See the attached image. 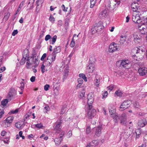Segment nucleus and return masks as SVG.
Segmentation results:
<instances>
[{
	"label": "nucleus",
	"instance_id": "aec40b11",
	"mask_svg": "<svg viewBox=\"0 0 147 147\" xmlns=\"http://www.w3.org/2000/svg\"><path fill=\"white\" fill-rule=\"evenodd\" d=\"M102 127L99 126L98 127L94 129L95 130V135L97 136H99L101 133Z\"/></svg>",
	"mask_w": 147,
	"mask_h": 147
},
{
	"label": "nucleus",
	"instance_id": "423d86ee",
	"mask_svg": "<svg viewBox=\"0 0 147 147\" xmlns=\"http://www.w3.org/2000/svg\"><path fill=\"white\" fill-rule=\"evenodd\" d=\"M134 41L136 43L140 42L141 41L142 36L138 32H135L133 34Z\"/></svg>",
	"mask_w": 147,
	"mask_h": 147
},
{
	"label": "nucleus",
	"instance_id": "c03bdc74",
	"mask_svg": "<svg viewBox=\"0 0 147 147\" xmlns=\"http://www.w3.org/2000/svg\"><path fill=\"white\" fill-rule=\"evenodd\" d=\"M41 72L42 73H44L45 70V67L43 64H42L41 65Z\"/></svg>",
	"mask_w": 147,
	"mask_h": 147
},
{
	"label": "nucleus",
	"instance_id": "4d7b16f0",
	"mask_svg": "<svg viewBox=\"0 0 147 147\" xmlns=\"http://www.w3.org/2000/svg\"><path fill=\"white\" fill-rule=\"evenodd\" d=\"M90 132V128L89 126H87L86 128V133L87 134H89Z\"/></svg>",
	"mask_w": 147,
	"mask_h": 147
},
{
	"label": "nucleus",
	"instance_id": "c756f323",
	"mask_svg": "<svg viewBox=\"0 0 147 147\" xmlns=\"http://www.w3.org/2000/svg\"><path fill=\"white\" fill-rule=\"evenodd\" d=\"M100 84V80L99 79H97L96 78L94 80V84L97 87H98Z\"/></svg>",
	"mask_w": 147,
	"mask_h": 147
},
{
	"label": "nucleus",
	"instance_id": "864d4df0",
	"mask_svg": "<svg viewBox=\"0 0 147 147\" xmlns=\"http://www.w3.org/2000/svg\"><path fill=\"white\" fill-rule=\"evenodd\" d=\"M51 36L49 35H47L45 37V40L46 41H48L49 39H51Z\"/></svg>",
	"mask_w": 147,
	"mask_h": 147
},
{
	"label": "nucleus",
	"instance_id": "6e6552de",
	"mask_svg": "<svg viewBox=\"0 0 147 147\" xmlns=\"http://www.w3.org/2000/svg\"><path fill=\"white\" fill-rule=\"evenodd\" d=\"M120 65L125 68L128 69L130 67L131 63L128 60L124 59L121 61Z\"/></svg>",
	"mask_w": 147,
	"mask_h": 147
},
{
	"label": "nucleus",
	"instance_id": "f8f14e48",
	"mask_svg": "<svg viewBox=\"0 0 147 147\" xmlns=\"http://www.w3.org/2000/svg\"><path fill=\"white\" fill-rule=\"evenodd\" d=\"M138 28L140 31V34H146L147 33V27L145 26V27H143L142 26L138 25L137 26Z\"/></svg>",
	"mask_w": 147,
	"mask_h": 147
},
{
	"label": "nucleus",
	"instance_id": "412c9836",
	"mask_svg": "<svg viewBox=\"0 0 147 147\" xmlns=\"http://www.w3.org/2000/svg\"><path fill=\"white\" fill-rule=\"evenodd\" d=\"M88 115L89 117L91 118L94 117L96 115V111L94 109H92V110L89 111L88 113Z\"/></svg>",
	"mask_w": 147,
	"mask_h": 147
},
{
	"label": "nucleus",
	"instance_id": "a18cd8bd",
	"mask_svg": "<svg viewBox=\"0 0 147 147\" xmlns=\"http://www.w3.org/2000/svg\"><path fill=\"white\" fill-rule=\"evenodd\" d=\"M35 127H37L38 128H42L43 126L42 125L41 123H38V124L35 125Z\"/></svg>",
	"mask_w": 147,
	"mask_h": 147
},
{
	"label": "nucleus",
	"instance_id": "a878e982",
	"mask_svg": "<svg viewBox=\"0 0 147 147\" xmlns=\"http://www.w3.org/2000/svg\"><path fill=\"white\" fill-rule=\"evenodd\" d=\"M11 124L6 122L5 120L3 121L2 122V126L4 127H7L10 126Z\"/></svg>",
	"mask_w": 147,
	"mask_h": 147
},
{
	"label": "nucleus",
	"instance_id": "603ef678",
	"mask_svg": "<svg viewBox=\"0 0 147 147\" xmlns=\"http://www.w3.org/2000/svg\"><path fill=\"white\" fill-rule=\"evenodd\" d=\"M27 62H26V67L27 68H28L29 67V66L30 65H32V64L31 63L32 62H31L30 61H28L29 60H28V58L27 59Z\"/></svg>",
	"mask_w": 147,
	"mask_h": 147
},
{
	"label": "nucleus",
	"instance_id": "0eeeda50",
	"mask_svg": "<svg viewBox=\"0 0 147 147\" xmlns=\"http://www.w3.org/2000/svg\"><path fill=\"white\" fill-rule=\"evenodd\" d=\"M132 19L134 22L136 24H139L138 25L142 24H141L142 20L141 21V19L139 14H137L134 13L132 16Z\"/></svg>",
	"mask_w": 147,
	"mask_h": 147
},
{
	"label": "nucleus",
	"instance_id": "39448f33",
	"mask_svg": "<svg viewBox=\"0 0 147 147\" xmlns=\"http://www.w3.org/2000/svg\"><path fill=\"white\" fill-rule=\"evenodd\" d=\"M119 50V46L115 42L111 43L109 47V52L110 53H113Z\"/></svg>",
	"mask_w": 147,
	"mask_h": 147
},
{
	"label": "nucleus",
	"instance_id": "c85d7f7f",
	"mask_svg": "<svg viewBox=\"0 0 147 147\" xmlns=\"http://www.w3.org/2000/svg\"><path fill=\"white\" fill-rule=\"evenodd\" d=\"M112 117L113 118L114 121L115 122H117L120 118L119 116L118 115H116L115 114H114L112 115Z\"/></svg>",
	"mask_w": 147,
	"mask_h": 147
},
{
	"label": "nucleus",
	"instance_id": "79ce46f5",
	"mask_svg": "<svg viewBox=\"0 0 147 147\" xmlns=\"http://www.w3.org/2000/svg\"><path fill=\"white\" fill-rule=\"evenodd\" d=\"M60 132V133L58 137L61 138L62 139L63 137L65 134V132L63 131H61Z\"/></svg>",
	"mask_w": 147,
	"mask_h": 147
},
{
	"label": "nucleus",
	"instance_id": "e2e57ef3",
	"mask_svg": "<svg viewBox=\"0 0 147 147\" xmlns=\"http://www.w3.org/2000/svg\"><path fill=\"white\" fill-rule=\"evenodd\" d=\"M45 64L46 66H50L51 63V62L49 63V61L47 59V60L46 61Z\"/></svg>",
	"mask_w": 147,
	"mask_h": 147
},
{
	"label": "nucleus",
	"instance_id": "bf43d9fd",
	"mask_svg": "<svg viewBox=\"0 0 147 147\" xmlns=\"http://www.w3.org/2000/svg\"><path fill=\"white\" fill-rule=\"evenodd\" d=\"M10 139L9 137H8L6 138V140H4L3 141L4 142L5 144H8L9 142V140Z\"/></svg>",
	"mask_w": 147,
	"mask_h": 147
},
{
	"label": "nucleus",
	"instance_id": "774afa93",
	"mask_svg": "<svg viewBox=\"0 0 147 147\" xmlns=\"http://www.w3.org/2000/svg\"><path fill=\"white\" fill-rule=\"evenodd\" d=\"M85 92H81L80 95V98H83L84 96Z\"/></svg>",
	"mask_w": 147,
	"mask_h": 147
},
{
	"label": "nucleus",
	"instance_id": "c9c22d12",
	"mask_svg": "<svg viewBox=\"0 0 147 147\" xmlns=\"http://www.w3.org/2000/svg\"><path fill=\"white\" fill-rule=\"evenodd\" d=\"M125 37H124L123 36H121L120 41V44H123L125 41Z\"/></svg>",
	"mask_w": 147,
	"mask_h": 147
},
{
	"label": "nucleus",
	"instance_id": "8fccbe9b",
	"mask_svg": "<svg viewBox=\"0 0 147 147\" xmlns=\"http://www.w3.org/2000/svg\"><path fill=\"white\" fill-rule=\"evenodd\" d=\"M102 98L104 99L106 98L108 95V93L107 91H105V92L102 93Z\"/></svg>",
	"mask_w": 147,
	"mask_h": 147
},
{
	"label": "nucleus",
	"instance_id": "dca6fc26",
	"mask_svg": "<svg viewBox=\"0 0 147 147\" xmlns=\"http://www.w3.org/2000/svg\"><path fill=\"white\" fill-rule=\"evenodd\" d=\"M147 124V121L145 119H143L140 120L138 123V125L140 127H144Z\"/></svg>",
	"mask_w": 147,
	"mask_h": 147
},
{
	"label": "nucleus",
	"instance_id": "f704fd0d",
	"mask_svg": "<svg viewBox=\"0 0 147 147\" xmlns=\"http://www.w3.org/2000/svg\"><path fill=\"white\" fill-rule=\"evenodd\" d=\"M109 110L110 114L111 115V116L113 115L114 114H115V108H112L111 109V108H109Z\"/></svg>",
	"mask_w": 147,
	"mask_h": 147
},
{
	"label": "nucleus",
	"instance_id": "e433bc0d",
	"mask_svg": "<svg viewBox=\"0 0 147 147\" xmlns=\"http://www.w3.org/2000/svg\"><path fill=\"white\" fill-rule=\"evenodd\" d=\"M141 24H147V16L142 18Z\"/></svg>",
	"mask_w": 147,
	"mask_h": 147
},
{
	"label": "nucleus",
	"instance_id": "5fc2aeb1",
	"mask_svg": "<svg viewBox=\"0 0 147 147\" xmlns=\"http://www.w3.org/2000/svg\"><path fill=\"white\" fill-rule=\"evenodd\" d=\"M72 135V131H69L68 132L67 134V138H69L70 137H71V136Z\"/></svg>",
	"mask_w": 147,
	"mask_h": 147
},
{
	"label": "nucleus",
	"instance_id": "3c124183",
	"mask_svg": "<svg viewBox=\"0 0 147 147\" xmlns=\"http://www.w3.org/2000/svg\"><path fill=\"white\" fill-rule=\"evenodd\" d=\"M10 16V13L9 12H7L5 14L4 16V18L5 19L7 20L9 18Z\"/></svg>",
	"mask_w": 147,
	"mask_h": 147
},
{
	"label": "nucleus",
	"instance_id": "a211bd4d",
	"mask_svg": "<svg viewBox=\"0 0 147 147\" xmlns=\"http://www.w3.org/2000/svg\"><path fill=\"white\" fill-rule=\"evenodd\" d=\"M15 95V90L14 89H11L7 95V98L11 100L13 96Z\"/></svg>",
	"mask_w": 147,
	"mask_h": 147
},
{
	"label": "nucleus",
	"instance_id": "cd10ccee",
	"mask_svg": "<svg viewBox=\"0 0 147 147\" xmlns=\"http://www.w3.org/2000/svg\"><path fill=\"white\" fill-rule=\"evenodd\" d=\"M29 51L27 49H25L23 53V57L26 58L28 56Z\"/></svg>",
	"mask_w": 147,
	"mask_h": 147
},
{
	"label": "nucleus",
	"instance_id": "4be33fe9",
	"mask_svg": "<svg viewBox=\"0 0 147 147\" xmlns=\"http://www.w3.org/2000/svg\"><path fill=\"white\" fill-rule=\"evenodd\" d=\"M93 101V95L92 94H89L88 96V104H92Z\"/></svg>",
	"mask_w": 147,
	"mask_h": 147
},
{
	"label": "nucleus",
	"instance_id": "6e6d98bb",
	"mask_svg": "<svg viewBox=\"0 0 147 147\" xmlns=\"http://www.w3.org/2000/svg\"><path fill=\"white\" fill-rule=\"evenodd\" d=\"M83 81L82 78H79L78 79V84H82L83 83Z\"/></svg>",
	"mask_w": 147,
	"mask_h": 147
},
{
	"label": "nucleus",
	"instance_id": "4468645a",
	"mask_svg": "<svg viewBox=\"0 0 147 147\" xmlns=\"http://www.w3.org/2000/svg\"><path fill=\"white\" fill-rule=\"evenodd\" d=\"M94 26L99 32L101 31L104 28L103 23L101 21L95 24Z\"/></svg>",
	"mask_w": 147,
	"mask_h": 147
},
{
	"label": "nucleus",
	"instance_id": "37998d69",
	"mask_svg": "<svg viewBox=\"0 0 147 147\" xmlns=\"http://www.w3.org/2000/svg\"><path fill=\"white\" fill-rule=\"evenodd\" d=\"M75 45V42L73 38H72V39L71 41V43L70 44V47L73 48Z\"/></svg>",
	"mask_w": 147,
	"mask_h": 147
},
{
	"label": "nucleus",
	"instance_id": "ddd939ff",
	"mask_svg": "<svg viewBox=\"0 0 147 147\" xmlns=\"http://www.w3.org/2000/svg\"><path fill=\"white\" fill-rule=\"evenodd\" d=\"M139 74L141 76L147 75V68L145 67H140L138 71Z\"/></svg>",
	"mask_w": 147,
	"mask_h": 147
},
{
	"label": "nucleus",
	"instance_id": "b1692460",
	"mask_svg": "<svg viewBox=\"0 0 147 147\" xmlns=\"http://www.w3.org/2000/svg\"><path fill=\"white\" fill-rule=\"evenodd\" d=\"M61 48L60 46H58L55 48L53 50V52L52 53V54H55L56 56V54L60 52Z\"/></svg>",
	"mask_w": 147,
	"mask_h": 147
},
{
	"label": "nucleus",
	"instance_id": "9d476101",
	"mask_svg": "<svg viewBox=\"0 0 147 147\" xmlns=\"http://www.w3.org/2000/svg\"><path fill=\"white\" fill-rule=\"evenodd\" d=\"M62 123V120L61 119H60V121H57L56 123V125L55 126L54 129L56 133H59L61 131V124Z\"/></svg>",
	"mask_w": 147,
	"mask_h": 147
},
{
	"label": "nucleus",
	"instance_id": "a19ab883",
	"mask_svg": "<svg viewBox=\"0 0 147 147\" xmlns=\"http://www.w3.org/2000/svg\"><path fill=\"white\" fill-rule=\"evenodd\" d=\"M8 102V100L7 99H5L4 100H2L1 102V104L3 106H5Z\"/></svg>",
	"mask_w": 147,
	"mask_h": 147
},
{
	"label": "nucleus",
	"instance_id": "0e129e2a",
	"mask_svg": "<svg viewBox=\"0 0 147 147\" xmlns=\"http://www.w3.org/2000/svg\"><path fill=\"white\" fill-rule=\"evenodd\" d=\"M88 107L87 108V109H88L89 111L90 110H92L91 109L92 108V104H88Z\"/></svg>",
	"mask_w": 147,
	"mask_h": 147
},
{
	"label": "nucleus",
	"instance_id": "09e8293b",
	"mask_svg": "<svg viewBox=\"0 0 147 147\" xmlns=\"http://www.w3.org/2000/svg\"><path fill=\"white\" fill-rule=\"evenodd\" d=\"M133 106L136 108H139L140 107L139 104L138 102H135L133 105Z\"/></svg>",
	"mask_w": 147,
	"mask_h": 147
},
{
	"label": "nucleus",
	"instance_id": "49530a36",
	"mask_svg": "<svg viewBox=\"0 0 147 147\" xmlns=\"http://www.w3.org/2000/svg\"><path fill=\"white\" fill-rule=\"evenodd\" d=\"M26 59V58L23 57L20 62L21 65H23L25 63Z\"/></svg>",
	"mask_w": 147,
	"mask_h": 147
},
{
	"label": "nucleus",
	"instance_id": "680f3d73",
	"mask_svg": "<svg viewBox=\"0 0 147 147\" xmlns=\"http://www.w3.org/2000/svg\"><path fill=\"white\" fill-rule=\"evenodd\" d=\"M49 85L48 84H46L45 85L44 87V90L45 91H47L48 90L49 88Z\"/></svg>",
	"mask_w": 147,
	"mask_h": 147
},
{
	"label": "nucleus",
	"instance_id": "4c0bfd02",
	"mask_svg": "<svg viewBox=\"0 0 147 147\" xmlns=\"http://www.w3.org/2000/svg\"><path fill=\"white\" fill-rule=\"evenodd\" d=\"M51 39L52 40V42L51 44L52 45H54L56 41V40L57 39V36L56 35H55Z\"/></svg>",
	"mask_w": 147,
	"mask_h": 147
},
{
	"label": "nucleus",
	"instance_id": "2eb2a0df",
	"mask_svg": "<svg viewBox=\"0 0 147 147\" xmlns=\"http://www.w3.org/2000/svg\"><path fill=\"white\" fill-rule=\"evenodd\" d=\"M98 144V140H93L87 145V147H95Z\"/></svg>",
	"mask_w": 147,
	"mask_h": 147
},
{
	"label": "nucleus",
	"instance_id": "72a5a7b5",
	"mask_svg": "<svg viewBox=\"0 0 147 147\" xmlns=\"http://www.w3.org/2000/svg\"><path fill=\"white\" fill-rule=\"evenodd\" d=\"M69 68L68 66H66V68L64 70V75L63 76H66L68 75V74L69 72Z\"/></svg>",
	"mask_w": 147,
	"mask_h": 147
},
{
	"label": "nucleus",
	"instance_id": "473e14b6",
	"mask_svg": "<svg viewBox=\"0 0 147 147\" xmlns=\"http://www.w3.org/2000/svg\"><path fill=\"white\" fill-rule=\"evenodd\" d=\"M79 76L80 77L82 78V79H84L85 81H87V78L84 74H80L79 75Z\"/></svg>",
	"mask_w": 147,
	"mask_h": 147
},
{
	"label": "nucleus",
	"instance_id": "6ab92c4d",
	"mask_svg": "<svg viewBox=\"0 0 147 147\" xmlns=\"http://www.w3.org/2000/svg\"><path fill=\"white\" fill-rule=\"evenodd\" d=\"M56 56L55 54L53 55L52 54L49 55L47 57V60L51 62V63L54 61L55 59Z\"/></svg>",
	"mask_w": 147,
	"mask_h": 147
},
{
	"label": "nucleus",
	"instance_id": "13d9d810",
	"mask_svg": "<svg viewBox=\"0 0 147 147\" xmlns=\"http://www.w3.org/2000/svg\"><path fill=\"white\" fill-rule=\"evenodd\" d=\"M44 110L45 112L47 113L50 110V108L48 106H46L44 107Z\"/></svg>",
	"mask_w": 147,
	"mask_h": 147
},
{
	"label": "nucleus",
	"instance_id": "f257e3e1",
	"mask_svg": "<svg viewBox=\"0 0 147 147\" xmlns=\"http://www.w3.org/2000/svg\"><path fill=\"white\" fill-rule=\"evenodd\" d=\"M132 51L137 54V57H138L140 59H142L145 54V49L142 46L134 48Z\"/></svg>",
	"mask_w": 147,
	"mask_h": 147
},
{
	"label": "nucleus",
	"instance_id": "58836bf2",
	"mask_svg": "<svg viewBox=\"0 0 147 147\" xmlns=\"http://www.w3.org/2000/svg\"><path fill=\"white\" fill-rule=\"evenodd\" d=\"M96 29V28H95L94 26L91 29V31L92 34H94L96 32H98V30Z\"/></svg>",
	"mask_w": 147,
	"mask_h": 147
},
{
	"label": "nucleus",
	"instance_id": "20e7f679",
	"mask_svg": "<svg viewBox=\"0 0 147 147\" xmlns=\"http://www.w3.org/2000/svg\"><path fill=\"white\" fill-rule=\"evenodd\" d=\"M131 102L130 100H127L123 102L120 105L119 110L123 111L128 108L131 105Z\"/></svg>",
	"mask_w": 147,
	"mask_h": 147
},
{
	"label": "nucleus",
	"instance_id": "de8ad7c7",
	"mask_svg": "<svg viewBox=\"0 0 147 147\" xmlns=\"http://www.w3.org/2000/svg\"><path fill=\"white\" fill-rule=\"evenodd\" d=\"M20 84L21 86L19 88L21 90V91H23L24 89V84L23 82H22L20 83Z\"/></svg>",
	"mask_w": 147,
	"mask_h": 147
},
{
	"label": "nucleus",
	"instance_id": "5701e85b",
	"mask_svg": "<svg viewBox=\"0 0 147 147\" xmlns=\"http://www.w3.org/2000/svg\"><path fill=\"white\" fill-rule=\"evenodd\" d=\"M94 67L92 64H90L87 67L86 70L89 73H92L94 69Z\"/></svg>",
	"mask_w": 147,
	"mask_h": 147
},
{
	"label": "nucleus",
	"instance_id": "393cba45",
	"mask_svg": "<svg viewBox=\"0 0 147 147\" xmlns=\"http://www.w3.org/2000/svg\"><path fill=\"white\" fill-rule=\"evenodd\" d=\"M13 119V117L12 116H10L7 117L5 120L9 123L11 124Z\"/></svg>",
	"mask_w": 147,
	"mask_h": 147
},
{
	"label": "nucleus",
	"instance_id": "69168bd1",
	"mask_svg": "<svg viewBox=\"0 0 147 147\" xmlns=\"http://www.w3.org/2000/svg\"><path fill=\"white\" fill-rule=\"evenodd\" d=\"M40 3H41V0H37L36 1V5L37 7V6H38L40 4Z\"/></svg>",
	"mask_w": 147,
	"mask_h": 147
},
{
	"label": "nucleus",
	"instance_id": "2f4dec72",
	"mask_svg": "<svg viewBox=\"0 0 147 147\" xmlns=\"http://www.w3.org/2000/svg\"><path fill=\"white\" fill-rule=\"evenodd\" d=\"M97 0H90V8H93Z\"/></svg>",
	"mask_w": 147,
	"mask_h": 147
},
{
	"label": "nucleus",
	"instance_id": "ea45409f",
	"mask_svg": "<svg viewBox=\"0 0 147 147\" xmlns=\"http://www.w3.org/2000/svg\"><path fill=\"white\" fill-rule=\"evenodd\" d=\"M115 94L117 96H121L122 94V93L120 90H119L115 92Z\"/></svg>",
	"mask_w": 147,
	"mask_h": 147
},
{
	"label": "nucleus",
	"instance_id": "f03ea898",
	"mask_svg": "<svg viewBox=\"0 0 147 147\" xmlns=\"http://www.w3.org/2000/svg\"><path fill=\"white\" fill-rule=\"evenodd\" d=\"M120 0H109L108 5L109 9L111 10H114L120 4Z\"/></svg>",
	"mask_w": 147,
	"mask_h": 147
},
{
	"label": "nucleus",
	"instance_id": "f3484780",
	"mask_svg": "<svg viewBox=\"0 0 147 147\" xmlns=\"http://www.w3.org/2000/svg\"><path fill=\"white\" fill-rule=\"evenodd\" d=\"M121 123L123 125H125L126 123V115L125 113H123L120 117Z\"/></svg>",
	"mask_w": 147,
	"mask_h": 147
},
{
	"label": "nucleus",
	"instance_id": "7c9ffc66",
	"mask_svg": "<svg viewBox=\"0 0 147 147\" xmlns=\"http://www.w3.org/2000/svg\"><path fill=\"white\" fill-rule=\"evenodd\" d=\"M16 127L18 129H20L22 128V122H18L15 124Z\"/></svg>",
	"mask_w": 147,
	"mask_h": 147
},
{
	"label": "nucleus",
	"instance_id": "bb28decb",
	"mask_svg": "<svg viewBox=\"0 0 147 147\" xmlns=\"http://www.w3.org/2000/svg\"><path fill=\"white\" fill-rule=\"evenodd\" d=\"M62 140V138H61L58 137V138H56L54 139V141L55 142L56 144L59 145L60 144Z\"/></svg>",
	"mask_w": 147,
	"mask_h": 147
},
{
	"label": "nucleus",
	"instance_id": "1a4fd4ad",
	"mask_svg": "<svg viewBox=\"0 0 147 147\" xmlns=\"http://www.w3.org/2000/svg\"><path fill=\"white\" fill-rule=\"evenodd\" d=\"M109 11L108 9H105L103 10L99 13V17L101 19H105L109 16Z\"/></svg>",
	"mask_w": 147,
	"mask_h": 147
},
{
	"label": "nucleus",
	"instance_id": "338daca9",
	"mask_svg": "<svg viewBox=\"0 0 147 147\" xmlns=\"http://www.w3.org/2000/svg\"><path fill=\"white\" fill-rule=\"evenodd\" d=\"M18 33V31L17 30H14L13 31V32L12 35L13 36H15L16 34H17Z\"/></svg>",
	"mask_w": 147,
	"mask_h": 147
},
{
	"label": "nucleus",
	"instance_id": "052dcab7",
	"mask_svg": "<svg viewBox=\"0 0 147 147\" xmlns=\"http://www.w3.org/2000/svg\"><path fill=\"white\" fill-rule=\"evenodd\" d=\"M49 20L51 22H54L55 21V18L53 16L51 15L49 18Z\"/></svg>",
	"mask_w": 147,
	"mask_h": 147
},
{
	"label": "nucleus",
	"instance_id": "9b49d317",
	"mask_svg": "<svg viewBox=\"0 0 147 147\" xmlns=\"http://www.w3.org/2000/svg\"><path fill=\"white\" fill-rule=\"evenodd\" d=\"M133 11L135 12H140V8L139 4L137 3H132L131 5Z\"/></svg>",
	"mask_w": 147,
	"mask_h": 147
},
{
	"label": "nucleus",
	"instance_id": "7ed1b4c3",
	"mask_svg": "<svg viewBox=\"0 0 147 147\" xmlns=\"http://www.w3.org/2000/svg\"><path fill=\"white\" fill-rule=\"evenodd\" d=\"M28 61L32 62V64H34V65L32 67H34V68L36 67L38 65V64L36 62L38 61L37 58L36 57V53L34 52L32 54V56L31 57H28Z\"/></svg>",
	"mask_w": 147,
	"mask_h": 147
}]
</instances>
